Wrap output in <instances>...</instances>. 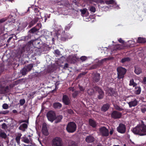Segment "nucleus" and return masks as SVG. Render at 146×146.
Instances as JSON below:
<instances>
[{"instance_id": "13d9d810", "label": "nucleus", "mask_w": 146, "mask_h": 146, "mask_svg": "<svg viewBox=\"0 0 146 146\" xmlns=\"http://www.w3.org/2000/svg\"><path fill=\"white\" fill-rule=\"evenodd\" d=\"M40 19V18L38 17H36L33 20L36 23Z\"/></svg>"}, {"instance_id": "bb28decb", "label": "nucleus", "mask_w": 146, "mask_h": 146, "mask_svg": "<svg viewBox=\"0 0 146 146\" xmlns=\"http://www.w3.org/2000/svg\"><path fill=\"white\" fill-rule=\"evenodd\" d=\"M99 95L98 96V98L99 99H102L104 96V92L101 90L98 91Z\"/></svg>"}, {"instance_id": "de8ad7c7", "label": "nucleus", "mask_w": 146, "mask_h": 146, "mask_svg": "<svg viewBox=\"0 0 146 146\" xmlns=\"http://www.w3.org/2000/svg\"><path fill=\"white\" fill-rule=\"evenodd\" d=\"M63 32L64 33L65 35H66V37H68V36H70L71 37L70 38V39H71L72 37V35L71 34H70L69 33L66 32V33H65V31H64Z\"/></svg>"}, {"instance_id": "aec40b11", "label": "nucleus", "mask_w": 146, "mask_h": 146, "mask_svg": "<svg viewBox=\"0 0 146 146\" xmlns=\"http://www.w3.org/2000/svg\"><path fill=\"white\" fill-rule=\"evenodd\" d=\"M28 127L27 125L25 123L21 125L19 127V130H22L23 131H25V129L27 128Z\"/></svg>"}, {"instance_id": "2f4dec72", "label": "nucleus", "mask_w": 146, "mask_h": 146, "mask_svg": "<svg viewBox=\"0 0 146 146\" xmlns=\"http://www.w3.org/2000/svg\"><path fill=\"white\" fill-rule=\"evenodd\" d=\"M107 92L109 93L108 95L109 96L112 95L113 93V88H108L107 90Z\"/></svg>"}, {"instance_id": "e433bc0d", "label": "nucleus", "mask_w": 146, "mask_h": 146, "mask_svg": "<svg viewBox=\"0 0 146 146\" xmlns=\"http://www.w3.org/2000/svg\"><path fill=\"white\" fill-rule=\"evenodd\" d=\"M94 2L98 4H104V2L103 0H95Z\"/></svg>"}, {"instance_id": "69168bd1", "label": "nucleus", "mask_w": 146, "mask_h": 146, "mask_svg": "<svg viewBox=\"0 0 146 146\" xmlns=\"http://www.w3.org/2000/svg\"><path fill=\"white\" fill-rule=\"evenodd\" d=\"M68 64L67 63H66L64 64V67H63L64 69H66V68H68Z\"/></svg>"}, {"instance_id": "f257e3e1", "label": "nucleus", "mask_w": 146, "mask_h": 146, "mask_svg": "<svg viewBox=\"0 0 146 146\" xmlns=\"http://www.w3.org/2000/svg\"><path fill=\"white\" fill-rule=\"evenodd\" d=\"M141 124L137 125L131 129L132 132L135 134L140 136L146 135V125L144 123L143 121H141Z\"/></svg>"}, {"instance_id": "6e6552de", "label": "nucleus", "mask_w": 146, "mask_h": 146, "mask_svg": "<svg viewBox=\"0 0 146 146\" xmlns=\"http://www.w3.org/2000/svg\"><path fill=\"white\" fill-rule=\"evenodd\" d=\"M126 129L125 125L122 123H120L117 128L118 132L121 134H123L125 132Z\"/></svg>"}, {"instance_id": "ddd939ff", "label": "nucleus", "mask_w": 146, "mask_h": 146, "mask_svg": "<svg viewBox=\"0 0 146 146\" xmlns=\"http://www.w3.org/2000/svg\"><path fill=\"white\" fill-rule=\"evenodd\" d=\"M94 141V138L91 135L87 136L85 139L86 141L88 143H93Z\"/></svg>"}, {"instance_id": "c03bdc74", "label": "nucleus", "mask_w": 146, "mask_h": 146, "mask_svg": "<svg viewBox=\"0 0 146 146\" xmlns=\"http://www.w3.org/2000/svg\"><path fill=\"white\" fill-rule=\"evenodd\" d=\"M25 99H23L20 100L19 101L20 105L21 106L25 104Z\"/></svg>"}, {"instance_id": "3c124183", "label": "nucleus", "mask_w": 146, "mask_h": 146, "mask_svg": "<svg viewBox=\"0 0 146 146\" xmlns=\"http://www.w3.org/2000/svg\"><path fill=\"white\" fill-rule=\"evenodd\" d=\"M87 11V9L85 8L83 9L80 10V11L81 13V14L83 15H84Z\"/></svg>"}, {"instance_id": "9d476101", "label": "nucleus", "mask_w": 146, "mask_h": 146, "mask_svg": "<svg viewBox=\"0 0 146 146\" xmlns=\"http://www.w3.org/2000/svg\"><path fill=\"white\" fill-rule=\"evenodd\" d=\"M62 101L66 105H68L70 103V101L69 98L66 95H64L62 96Z\"/></svg>"}, {"instance_id": "774afa93", "label": "nucleus", "mask_w": 146, "mask_h": 146, "mask_svg": "<svg viewBox=\"0 0 146 146\" xmlns=\"http://www.w3.org/2000/svg\"><path fill=\"white\" fill-rule=\"evenodd\" d=\"M47 128L46 127V124L45 123H44L42 124V129H46Z\"/></svg>"}, {"instance_id": "4468645a", "label": "nucleus", "mask_w": 146, "mask_h": 146, "mask_svg": "<svg viewBox=\"0 0 146 146\" xmlns=\"http://www.w3.org/2000/svg\"><path fill=\"white\" fill-rule=\"evenodd\" d=\"M138 103V101L136 99H135L133 101H131L128 103L129 107L131 108L132 107H135L136 106Z\"/></svg>"}, {"instance_id": "72a5a7b5", "label": "nucleus", "mask_w": 146, "mask_h": 146, "mask_svg": "<svg viewBox=\"0 0 146 146\" xmlns=\"http://www.w3.org/2000/svg\"><path fill=\"white\" fill-rule=\"evenodd\" d=\"M129 85L130 86H133V87H135L137 85V84L134 82L133 79H132L130 81Z\"/></svg>"}, {"instance_id": "4d7b16f0", "label": "nucleus", "mask_w": 146, "mask_h": 146, "mask_svg": "<svg viewBox=\"0 0 146 146\" xmlns=\"http://www.w3.org/2000/svg\"><path fill=\"white\" fill-rule=\"evenodd\" d=\"M79 88L81 91L84 92L85 90V88L84 87L79 85Z\"/></svg>"}, {"instance_id": "8fccbe9b", "label": "nucleus", "mask_w": 146, "mask_h": 146, "mask_svg": "<svg viewBox=\"0 0 146 146\" xmlns=\"http://www.w3.org/2000/svg\"><path fill=\"white\" fill-rule=\"evenodd\" d=\"M90 11L93 13H94L96 11V8L93 6H91L90 7Z\"/></svg>"}, {"instance_id": "9b49d317", "label": "nucleus", "mask_w": 146, "mask_h": 146, "mask_svg": "<svg viewBox=\"0 0 146 146\" xmlns=\"http://www.w3.org/2000/svg\"><path fill=\"white\" fill-rule=\"evenodd\" d=\"M40 27V25L37 24V25L31 29L29 31L30 33H33L38 31Z\"/></svg>"}, {"instance_id": "49530a36", "label": "nucleus", "mask_w": 146, "mask_h": 146, "mask_svg": "<svg viewBox=\"0 0 146 146\" xmlns=\"http://www.w3.org/2000/svg\"><path fill=\"white\" fill-rule=\"evenodd\" d=\"M2 108L4 109H7L9 108V106L7 104L4 103L2 105Z\"/></svg>"}, {"instance_id": "e2e57ef3", "label": "nucleus", "mask_w": 146, "mask_h": 146, "mask_svg": "<svg viewBox=\"0 0 146 146\" xmlns=\"http://www.w3.org/2000/svg\"><path fill=\"white\" fill-rule=\"evenodd\" d=\"M4 67L2 66H0V72H2L4 70Z\"/></svg>"}, {"instance_id": "bf43d9fd", "label": "nucleus", "mask_w": 146, "mask_h": 146, "mask_svg": "<svg viewBox=\"0 0 146 146\" xmlns=\"http://www.w3.org/2000/svg\"><path fill=\"white\" fill-rule=\"evenodd\" d=\"M2 128L3 129H5L7 127V125L5 123H3L1 125Z\"/></svg>"}, {"instance_id": "ea45409f", "label": "nucleus", "mask_w": 146, "mask_h": 146, "mask_svg": "<svg viewBox=\"0 0 146 146\" xmlns=\"http://www.w3.org/2000/svg\"><path fill=\"white\" fill-rule=\"evenodd\" d=\"M22 141L27 143H29L30 142V140L26 137H24L23 138Z\"/></svg>"}, {"instance_id": "0e129e2a", "label": "nucleus", "mask_w": 146, "mask_h": 146, "mask_svg": "<svg viewBox=\"0 0 146 146\" xmlns=\"http://www.w3.org/2000/svg\"><path fill=\"white\" fill-rule=\"evenodd\" d=\"M118 40L120 43L122 44H123L124 42V41L122 40V39L121 38H119L118 39Z\"/></svg>"}, {"instance_id": "393cba45", "label": "nucleus", "mask_w": 146, "mask_h": 146, "mask_svg": "<svg viewBox=\"0 0 146 146\" xmlns=\"http://www.w3.org/2000/svg\"><path fill=\"white\" fill-rule=\"evenodd\" d=\"M22 135L21 133L19 134L18 135L16 136L15 138L16 142H17L18 145H19L20 143V140Z\"/></svg>"}, {"instance_id": "f8f14e48", "label": "nucleus", "mask_w": 146, "mask_h": 146, "mask_svg": "<svg viewBox=\"0 0 146 146\" xmlns=\"http://www.w3.org/2000/svg\"><path fill=\"white\" fill-rule=\"evenodd\" d=\"M9 87L8 86H7L5 87L2 86H0V91L1 94L6 93L9 92Z\"/></svg>"}, {"instance_id": "6e6d98bb", "label": "nucleus", "mask_w": 146, "mask_h": 146, "mask_svg": "<svg viewBox=\"0 0 146 146\" xmlns=\"http://www.w3.org/2000/svg\"><path fill=\"white\" fill-rule=\"evenodd\" d=\"M7 19L6 18H4L0 19V24L6 21Z\"/></svg>"}, {"instance_id": "5fc2aeb1", "label": "nucleus", "mask_w": 146, "mask_h": 146, "mask_svg": "<svg viewBox=\"0 0 146 146\" xmlns=\"http://www.w3.org/2000/svg\"><path fill=\"white\" fill-rule=\"evenodd\" d=\"M80 59L82 62H83L85 61L87 59V58L86 56H82L80 57Z\"/></svg>"}, {"instance_id": "5701e85b", "label": "nucleus", "mask_w": 146, "mask_h": 146, "mask_svg": "<svg viewBox=\"0 0 146 146\" xmlns=\"http://www.w3.org/2000/svg\"><path fill=\"white\" fill-rule=\"evenodd\" d=\"M123 49V46L122 45L117 44L115 45L114 47V49L116 51L118 50H122Z\"/></svg>"}, {"instance_id": "39448f33", "label": "nucleus", "mask_w": 146, "mask_h": 146, "mask_svg": "<svg viewBox=\"0 0 146 146\" xmlns=\"http://www.w3.org/2000/svg\"><path fill=\"white\" fill-rule=\"evenodd\" d=\"M46 117L49 121L52 122L56 118V113L53 111H49L46 114Z\"/></svg>"}, {"instance_id": "c85d7f7f", "label": "nucleus", "mask_w": 146, "mask_h": 146, "mask_svg": "<svg viewBox=\"0 0 146 146\" xmlns=\"http://www.w3.org/2000/svg\"><path fill=\"white\" fill-rule=\"evenodd\" d=\"M72 24L70 23L65 26V30L64 31H65V33H66V32L68 31L70 29L72 26Z\"/></svg>"}, {"instance_id": "6ab92c4d", "label": "nucleus", "mask_w": 146, "mask_h": 146, "mask_svg": "<svg viewBox=\"0 0 146 146\" xmlns=\"http://www.w3.org/2000/svg\"><path fill=\"white\" fill-rule=\"evenodd\" d=\"M62 105L59 102H55L53 104V107L55 109H60Z\"/></svg>"}, {"instance_id": "a19ab883", "label": "nucleus", "mask_w": 146, "mask_h": 146, "mask_svg": "<svg viewBox=\"0 0 146 146\" xmlns=\"http://www.w3.org/2000/svg\"><path fill=\"white\" fill-rule=\"evenodd\" d=\"M77 59L76 57H72L71 60V63L74 64L76 62Z\"/></svg>"}, {"instance_id": "20e7f679", "label": "nucleus", "mask_w": 146, "mask_h": 146, "mask_svg": "<svg viewBox=\"0 0 146 146\" xmlns=\"http://www.w3.org/2000/svg\"><path fill=\"white\" fill-rule=\"evenodd\" d=\"M76 128L77 125L75 122H70L68 123L66 127V129L68 132L72 133L76 130Z\"/></svg>"}, {"instance_id": "603ef678", "label": "nucleus", "mask_w": 146, "mask_h": 146, "mask_svg": "<svg viewBox=\"0 0 146 146\" xmlns=\"http://www.w3.org/2000/svg\"><path fill=\"white\" fill-rule=\"evenodd\" d=\"M54 53L55 54L58 56H59L60 55V52L58 49L55 50L54 51Z\"/></svg>"}, {"instance_id": "052dcab7", "label": "nucleus", "mask_w": 146, "mask_h": 146, "mask_svg": "<svg viewBox=\"0 0 146 146\" xmlns=\"http://www.w3.org/2000/svg\"><path fill=\"white\" fill-rule=\"evenodd\" d=\"M141 111L142 113H144L146 112V108L143 107L141 108Z\"/></svg>"}, {"instance_id": "c756f323", "label": "nucleus", "mask_w": 146, "mask_h": 146, "mask_svg": "<svg viewBox=\"0 0 146 146\" xmlns=\"http://www.w3.org/2000/svg\"><path fill=\"white\" fill-rule=\"evenodd\" d=\"M29 72L26 68H23L21 71V72L23 75H25L27 73Z\"/></svg>"}, {"instance_id": "f03ea898", "label": "nucleus", "mask_w": 146, "mask_h": 146, "mask_svg": "<svg viewBox=\"0 0 146 146\" xmlns=\"http://www.w3.org/2000/svg\"><path fill=\"white\" fill-rule=\"evenodd\" d=\"M29 50V47L28 45H26L24 46L21 48L19 53L17 55V57L19 58H26L27 56H28Z\"/></svg>"}, {"instance_id": "864d4df0", "label": "nucleus", "mask_w": 146, "mask_h": 146, "mask_svg": "<svg viewBox=\"0 0 146 146\" xmlns=\"http://www.w3.org/2000/svg\"><path fill=\"white\" fill-rule=\"evenodd\" d=\"M67 111L68 113L70 114H72L74 113L73 110L71 109H68Z\"/></svg>"}, {"instance_id": "1a4fd4ad", "label": "nucleus", "mask_w": 146, "mask_h": 146, "mask_svg": "<svg viewBox=\"0 0 146 146\" xmlns=\"http://www.w3.org/2000/svg\"><path fill=\"white\" fill-rule=\"evenodd\" d=\"M111 117L114 119L120 118L122 116L121 113L116 111H113L111 114Z\"/></svg>"}, {"instance_id": "09e8293b", "label": "nucleus", "mask_w": 146, "mask_h": 146, "mask_svg": "<svg viewBox=\"0 0 146 146\" xmlns=\"http://www.w3.org/2000/svg\"><path fill=\"white\" fill-rule=\"evenodd\" d=\"M31 35L30 34H29L27 36H26L25 37L24 40H27L31 38Z\"/></svg>"}, {"instance_id": "a18cd8bd", "label": "nucleus", "mask_w": 146, "mask_h": 146, "mask_svg": "<svg viewBox=\"0 0 146 146\" xmlns=\"http://www.w3.org/2000/svg\"><path fill=\"white\" fill-rule=\"evenodd\" d=\"M36 23L33 20L29 23L28 27L30 28L33 26Z\"/></svg>"}, {"instance_id": "58836bf2", "label": "nucleus", "mask_w": 146, "mask_h": 146, "mask_svg": "<svg viewBox=\"0 0 146 146\" xmlns=\"http://www.w3.org/2000/svg\"><path fill=\"white\" fill-rule=\"evenodd\" d=\"M114 107L115 109L119 111H121L123 110V109L120 108L119 106L117 105H115L114 106Z\"/></svg>"}, {"instance_id": "b1692460", "label": "nucleus", "mask_w": 146, "mask_h": 146, "mask_svg": "<svg viewBox=\"0 0 146 146\" xmlns=\"http://www.w3.org/2000/svg\"><path fill=\"white\" fill-rule=\"evenodd\" d=\"M146 42V39L145 38L139 37L138 38L137 42L138 43H145Z\"/></svg>"}, {"instance_id": "a878e982", "label": "nucleus", "mask_w": 146, "mask_h": 146, "mask_svg": "<svg viewBox=\"0 0 146 146\" xmlns=\"http://www.w3.org/2000/svg\"><path fill=\"white\" fill-rule=\"evenodd\" d=\"M33 65V64L31 63L25 65L26 68L27 69L28 71L29 72L32 70Z\"/></svg>"}, {"instance_id": "cd10ccee", "label": "nucleus", "mask_w": 146, "mask_h": 146, "mask_svg": "<svg viewBox=\"0 0 146 146\" xmlns=\"http://www.w3.org/2000/svg\"><path fill=\"white\" fill-rule=\"evenodd\" d=\"M62 115H59L57 117L56 116V118L55 123H57L61 121L62 119Z\"/></svg>"}, {"instance_id": "338daca9", "label": "nucleus", "mask_w": 146, "mask_h": 146, "mask_svg": "<svg viewBox=\"0 0 146 146\" xmlns=\"http://www.w3.org/2000/svg\"><path fill=\"white\" fill-rule=\"evenodd\" d=\"M34 11L35 13H38L39 12V9L37 8H35L34 9Z\"/></svg>"}, {"instance_id": "4be33fe9", "label": "nucleus", "mask_w": 146, "mask_h": 146, "mask_svg": "<svg viewBox=\"0 0 146 146\" xmlns=\"http://www.w3.org/2000/svg\"><path fill=\"white\" fill-rule=\"evenodd\" d=\"M135 89L136 90L135 91L134 93L136 95L139 94L141 92V88L139 86H135Z\"/></svg>"}, {"instance_id": "0eeeda50", "label": "nucleus", "mask_w": 146, "mask_h": 146, "mask_svg": "<svg viewBox=\"0 0 146 146\" xmlns=\"http://www.w3.org/2000/svg\"><path fill=\"white\" fill-rule=\"evenodd\" d=\"M99 131L101 135L103 137H107L109 135V131L105 127H101Z\"/></svg>"}, {"instance_id": "680f3d73", "label": "nucleus", "mask_w": 146, "mask_h": 146, "mask_svg": "<svg viewBox=\"0 0 146 146\" xmlns=\"http://www.w3.org/2000/svg\"><path fill=\"white\" fill-rule=\"evenodd\" d=\"M23 122L28 123V120H20L19 121V123H23Z\"/></svg>"}, {"instance_id": "c9c22d12", "label": "nucleus", "mask_w": 146, "mask_h": 146, "mask_svg": "<svg viewBox=\"0 0 146 146\" xmlns=\"http://www.w3.org/2000/svg\"><path fill=\"white\" fill-rule=\"evenodd\" d=\"M42 133L44 135L47 136L48 135V132L47 128L42 129Z\"/></svg>"}, {"instance_id": "4c0bfd02", "label": "nucleus", "mask_w": 146, "mask_h": 146, "mask_svg": "<svg viewBox=\"0 0 146 146\" xmlns=\"http://www.w3.org/2000/svg\"><path fill=\"white\" fill-rule=\"evenodd\" d=\"M0 136L2 138L5 139L7 137L6 134L4 132H1L0 133Z\"/></svg>"}, {"instance_id": "dca6fc26", "label": "nucleus", "mask_w": 146, "mask_h": 146, "mask_svg": "<svg viewBox=\"0 0 146 146\" xmlns=\"http://www.w3.org/2000/svg\"><path fill=\"white\" fill-rule=\"evenodd\" d=\"M100 74L99 73H96L94 74L93 78L94 81L95 82H97L100 80Z\"/></svg>"}, {"instance_id": "79ce46f5", "label": "nucleus", "mask_w": 146, "mask_h": 146, "mask_svg": "<svg viewBox=\"0 0 146 146\" xmlns=\"http://www.w3.org/2000/svg\"><path fill=\"white\" fill-rule=\"evenodd\" d=\"M9 112V110H6L1 111L0 112V114H1L6 115L8 114Z\"/></svg>"}, {"instance_id": "f3484780", "label": "nucleus", "mask_w": 146, "mask_h": 146, "mask_svg": "<svg viewBox=\"0 0 146 146\" xmlns=\"http://www.w3.org/2000/svg\"><path fill=\"white\" fill-rule=\"evenodd\" d=\"M65 36H66V35H65L64 33H63L62 32L60 38V39L62 41H65L68 39H70V38L71 37L70 36H68L67 37H66Z\"/></svg>"}, {"instance_id": "2eb2a0df", "label": "nucleus", "mask_w": 146, "mask_h": 146, "mask_svg": "<svg viewBox=\"0 0 146 146\" xmlns=\"http://www.w3.org/2000/svg\"><path fill=\"white\" fill-rule=\"evenodd\" d=\"M110 106V105L108 103L104 104L101 108V110L104 112H106L108 110Z\"/></svg>"}, {"instance_id": "473e14b6", "label": "nucleus", "mask_w": 146, "mask_h": 146, "mask_svg": "<svg viewBox=\"0 0 146 146\" xmlns=\"http://www.w3.org/2000/svg\"><path fill=\"white\" fill-rule=\"evenodd\" d=\"M130 60V58L128 57H127L122 58L121 60V62L123 63L127 62H129Z\"/></svg>"}, {"instance_id": "37998d69", "label": "nucleus", "mask_w": 146, "mask_h": 146, "mask_svg": "<svg viewBox=\"0 0 146 146\" xmlns=\"http://www.w3.org/2000/svg\"><path fill=\"white\" fill-rule=\"evenodd\" d=\"M105 3L108 5L114 3L113 0H109L105 1Z\"/></svg>"}, {"instance_id": "7ed1b4c3", "label": "nucleus", "mask_w": 146, "mask_h": 146, "mask_svg": "<svg viewBox=\"0 0 146 146\" xmlns=\"http://www.w3.org/2000/svg\"><path fill=\"white\" fill-rule=\"evenodd\" d=\"M117 77L118 79L119 80L122 79V80H123L125 75L127 72L126 69L122 67H119L117 68Z\"/></svg>"}, {"instance_id": "a211bd4d", "label": "nucleus", "mask_w": 146, "mask_h": 146, "mask_svg": "<svg viewBox=\"0 0 146 146\" xmlns=\"http://www.w3.org/2000/svg\"><path fill=\"white\" fill-rule=\"evenodd\" d=\"M89 123L90 125L93 128H95L97 126L96 123L94 120L90 119L89 120Z\"/></svg>"}, {"instance_id": "7c9ffc66", "label": "nucleus", "mask_w": 146, "mask_h": 146, "mask_svg": "<svg viewBox=\"0 0 146 146\" xmlns=\"http://www.w3.org/2000/svg\"><path fill=\"white\" fill-rule=\"evenodd\" d=\"M29 42L31 44L32 43L35 47H37V45L40 43V42L38 40H35L33 42H32L31 41H30Z\"/></svg>"}, {"instance_id": "423d86ee", "label": "nucleus", "mask_w": 146, "mask_h": 146, "mask_svg": "<svg viewBox=\"0 0 146 146\" xmlns=\"http://www.w3.org/2000/svg\"><path fill=\"white\" fill-rule=\"evenodd\" d=\"M52 146H63L62 139L59 137H56L52 141Z\"/></svg>"}, {"instance_id": "f704fd0d", "label": "nucleus", "mask_w": 146, "mask_h": 146, "mask_svg": "<svg viewBox=\"0 0 146 146\" xmlns=\"http://www.w3.org/2000/svg\"><path fill=\"white\" fill-rule=\"evenodd\" d=\"M79 93L80 92L79 91L77 90L74 91V92L72 94V97L74 98H76Z\"/></svg>"}, {"instance_id": "412c9836", "label": "nucleus", "mask_w": 146, "mask_h": 146, "mask_svg": "<svg viewBox=\"0 0 146 146\" xmlns=\"http://www.w3.org/2000/svg\"><path fill=\"white\" fill-rule=\"evenodd\" d=\"M135 68L134 72L137 75H139L141 73V69L138 66H135Z\"/></svg>"}]
</instances>
